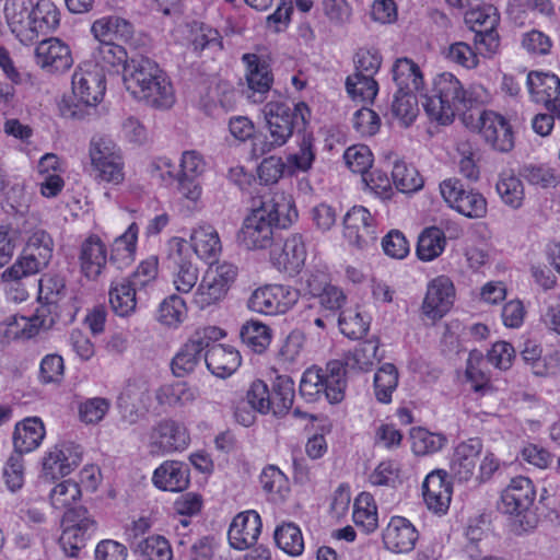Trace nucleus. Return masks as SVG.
Here are the masks:
<instances>
[{"instance_id": "obj_19", "label": "nucleus", "mask_w": 560, "mask_h": 560, "mask_svg": "<svg viewBox=\"0 0 560 560\" xmlns=\"http://www.w3.org/2000/svg\"><path fill=\"white\" fill-rule=\"evenodd\" d=\"M72 91L82 104L96 106L106 92L105 73L92 61L80 63L72 74Z\"/></svg>"}, {"instance_id": "obj_54", "label": "nucleus", "mask_w": 560, "mask_h": 560, "mask_svg": "<svg viewBox=\"0 0 560 560\" xmlns=\"http://www.w3.org/2000/svg\"><path fill=\"white\" fill-rule=\"evenodd\" d=\"M240 337L252 351L262 353L271 342L272 332L266 324L250 319L243 324Z\"/></svg>"}, {"instance_id": "obj_58", "label": "nucleus", "mask_w": 560, "mask_h": 560, "mask_svg": "<svg viewBox=\"0 0 560 560\" xmlns=\"http://www.w3.org/2000/svg\"><path fill=\"white\" fill-rule=\"evenodd\" d=\"M195 398V390L184 381L164 384L156 390L158 401L170 407L189 404Z\"/></svg>"}, {"instance_id": "obj_50", "label": "nucleus", "mask_w": 560, "mask_h": 560, "mask_svg": "<svg viewBox=\"0 0 560 560\" xmlns=\"http://www.w3.org/2000/svg\"><path fill=\"white\" fill-rule=\"evenodd\" d=\"M138 289L125 278L113 282L109 289V304L114 313L120 317L131 315L137 307Z\"/></svg>"}, {"instance_id": "obj_9", "label": "nucleus", "mask_w": 560, "mask_h": 560, "mask_svg": "<svg viewBox=\"0 0 560 560\" xmlns=\"http://www.w3.org/2000/svg\"><path fill=\"white\" fill-rule=\"evenodd\" d=\"M91 167L98 183L119 186L124 183L125 161L117 144L104 137H95L90 142Z\"/></svg>"}, {"instance_id": "obj_21", "label": "nucleus", "mask_w": 560, "mask_h": 560, "mask_svg": "<svg viewBox=\"0 0 560 560\" xmlns=\"http://www.w3.org/2000/svg\"><path fill=\"white\" fill-rule=\"evenodd\" d=\"M190 434L184 423L173 419L158 422L149 435V446L152 454L166 455L182 452L188 447Z\"/></svg>"}, {"instance_id": "obj_48", "label": "nucleus", "mask_w": 560, "mask_h": 560, "mask_svg": "<svg viewBox=\"0 0 560 560\" xmlns=\"http://www.w3.org/2000/svg\"><path fill=\"white\" fill-rule=\"evenodd\" d=\"M445 247V232L435 225L428 226L418 236L416 255L421 261H432L443 254Z\"/></svg>"}, {"instance_id": "obj_59", "label": "nucleus", "mask_w": 560, "mask_h": 560, "mask_svg": "<svg viewBox=\"0 0 560 560\" xmlns=\"http://www.w3.org/2000/svg\"><path fill=\"white\" fill-rule=\"evenodd\" d=\"M371 318L353 310H345L339 314L338 325L342 335L352 340H359L366 336L370 329Z\"/></svg>"}, {"instance_id": "obj_17", "label": "nucleus", "mask_w": 560, "mask_h": 560, "mask_svg": "<svg viewBox=\"0 0 560 560\" xmlns=\"http://www.w3.org/2000/svg\"><path fill=\"white\" fill-rule=\"evenodd\" d=\"M440 191L445 202L458 213L480 219L487 213V200L482 194L466 189L457 178H447L440 184Z\"/></svg>"}, {"instance_id": "obj_12", "label": "nucleus", "mask_w": 560, "mask_h": 560, "mask_svg": "<svg viewBox=\"0 0 560 560\" xmlns=\"http://www.w3.org/2000/svg\"><path fill=\"white\" fill-rule=\"evenodd\" d=\"M237 272V267L226 261L209 268L194 293L195 306L203 311L221 302L236 280Z\"/></svg>"}, {"instance_id": "obj_27", "label": "nucleus", "mask_w": 560, "mask_h": 560, "mask_svg": "<svg viewBox=\"0 0 560 560\" xmlns=\"http://www.w3.org/2000/svg\"><path fill=\"white\" fill-rule=\"evenodd\" d=\"M36 63L46 72L63 73L73 65L70 47L57 37L43 39L35 49Z\"/></svg>"}, {"instance_id": "obj_61", "label": "nucleus", "mask_w": 560, "mask_h": 560, "mask_svg": "<svg viewBox=\"0 0 560 560\" xmlns=\"http://www.w3.org/2000/svg\"><path fill=\"white\" fill-rule=\"evenodd\" d=\"M268 132L260 142H253V151L259 154H266L272 150L284 145L292 137L290 129L278 124V118H266Z\"/></svg>"}, {"instance_id": "obj_44", "label": "nucleus", "mask_w": 560, "mask_h": 560, "mask_svg": "<svg viewBox=\"0 0 560 560\" xmlns=\"http://www.w3.org/2000/svg\"><path fill=\"white\" fill-rule=\"evenodd\" d=\"M393 79L398 86L397 92L417 93L424 86L420 67L411 59L401 57L393 65Z\"/></svg>"}, {"instance_id": "obj_55", "label": "nucleus", "mask_w": 560, "mask_h": 560, "mask_svg": "<svg viewBox=\"0 0 560 560\" xmlns=\"http://www.w3.org/2000/svg\"><path fill=\"white\" fill-rule=\"evenodd\" d=\"M275 541L283 552L291 557H298L304 551L302 530L292 522H284L277 526Z\"/></svg>"}, {"instance_id": "obj_52", "label": "nucleus", "mask_w": 560, "mask_h": 560, "mask_svg": "<svg viewBox=\"0 0 560 560\" xmlns=\"http://www.w3.org/2000/svg\"><path fill=\"white\" fill-rule=\"evenodd\" d=\"M495 188L504 205L512 209L522 207L525 198L524 185L512 171L500 173Z\"/></svg>"}, {"instance_id": "obj_26", "label": "nucleus", "mask_w": 560, "mask_h": 560, "mask_svg": "<svg viewBox=\"0 0 560 560\" xmlns=\"http://www.w3.org/2000/svg\"><path fill=\"white\" fill-rule=\"evenodd\" d=\"M242 59L246 63L248 98L256 104L262 103L273 84L270 65L256 54H244Z\"/></svg>"}, {"instance_id": "obj_40", "label": "nucleus", "mask_w": 560, "mask_h": 560, "mask_svg": "<svg viewBox=\"0 0 560 560\" xmlns=\"http://www.w3.org/2000/svg\"><path fill=\"white\" fill-rule=\"evenodd\" d=\"M139 226L132 222L127 230L117 236L110 245L109 264L122 270L136 259Z\"/></svg>"}, {"instance_id": "obj_28", "label": "nucleus", "mask_w": 560, "mask_h": 560, "mask_svg": "<svg viewBox=\"0 0 560 560\" xmlns=\"http://www.w3.org/2000/svg\"><path fill=\"white\" fill-rule=\"evenodd\" d=\"M262 523L260 515L248 510L238 513L232 521L228 539L232 548L236 550H245L254 546L261 533Z\"/></svg>"}, {"instance_id": "obj_29", "label": "nucleus", "mask_w": 560, "mask_h": 560, "mask_svg": "<svg viewBox=\"0 0 560 560\" xmlns=\"http://www.w3.org/2000/svg\"><path fill=\"white\" fill-rule=\"evenodd\" d=\"M108 261L105 243L96 234L89 235L80 247L79 264L82 275L90 280H96Z\"/></svg>"}, {"instance_id": "obj_51", "label": "nucleus", "mask_w": 560, "mask_h": 560, "mask_svg": "<svg viewBox=\"0 0 560 560\" xmlns=\"http://www.w3.org/2000/svg\"><path fill=\"white\" fill-rule=\"evenodd\" d=\"M82 498L81 487L78 482L67 479L57 483L49 493L50 504L54 509L69 512L78 511L82 506L77 504Z\"/></svg>"}, {"instance_id": "obj_11", "label": "nucleus", "mask_w": 560, "mask_h": 560, "mask_svg": "<svg viewBox=\"0 0 560 560\" xmlns=\"http://www.w3.org/2000/svg\"><path fill=\"white\" fill-rule=\"evenodd\" d=\"M225 337L223 329L217 326H205L195 330L188 340L174 355L171 369L176 377H184L195 371L211 342Z\"/></svg>"}, {"instance_id": "obj_32", "label": "nucleus", "mask_w": 560, "mask_h": 560, "mask_svg": "<svg viewBox=\"0 0 560 560\" xmlns=\"http://www.w3.org/2000/svg\"><path fill=\"white\" fill-rule=\"evenodd\" d=\"M81 454L72 444H56L43 457L44 474L51 479L65 477L79 466Z\"/></svg>"}, {"instance_id": "obj_47", "label": "nucleus", "mask_w": 560, "mask_h": 560, "mask_svg": "<svg viewBox=\"0 0 560 560\" xmlns=\"http://www.w3.org/2000/svg\"><path fill=\"white\" fill-rule=\"evenodd\" d=\"M188 317L186 301L176 293L170 294L158 306L155 318L168 329H177Z\"/></svg>"}, {"instance_id": "obj_34", "label": "nucleus", "mask_w": 560, "mask_h": 560, "mask_svg": "<svg viewBox=\"0 0 560 560\" xmlns=\"http://www.w3.org/2000/svg\"><path fill=\"white\" fill-rule=\"evenodd\" d=\"M186 42L187 47L198 56L206 51L217 54L224 48L220 31L200 21H192L187 24Z\"/></svg>"}, {"instance_id": "obj_35", "label": "nucleus", "mask_w": 560, "mask_h": 560, "mask_svg": "<svg viewBox=\"0 0 560 560\" xmlns=\"http://www.w3.org/2000/svg\"><path fill=\"white\" fill-rule=\"evenodd\" d=\"M208 370L215 376L225 378L232 375L241 365L240 351L232 346L211 342L203 354Z\"/></svg>"}, {"instance_id": "obj_57", "label": "nucleus", "mask_w": 560, "mask_h": 560, "mask_svg": "<svg viewBox=\"0 0 560 560\" xmlns=\"http://www.w3.org/2000/svg\"><path fill=\"white\" fill-rule=\"evenodd\" d=\"M393 184L397 190L410 194L423 187V178L418 170L404 161H396L392 170Z\"/></svg>"}, {"instance_id": "obj_49", "label": "nucleus", "mask_w": 560, "mask_h": 560, "mask_svg": "<svg viewBox=\"0 0 560 560\" xmlns=\"http://www.w3.org/2000/svg\"><path fill=\"white\" fill-rule=\"evenodd\" d=\"M380 348V339L372 337L360 342L353 350L345 355L343 366L355 369L362 372L371 371L375 363L380 361L377 351Z\"/></svg>"}, {"instance_id": "obj_43", "label": "nucleus", "mask_w": 560, "mask_h": 560, "mask_svg": "<svg viewBox=\"0 0 560 560\" xmlns=\"http://www.w3.org/2000/svg\"><path fill=\"white\" fill-rule=\"evenodd\" d=\"M308 291L317 296L319 304L328 311L337 312L346 304L347 296L343 291L330 283H326L325 275L312 273L306 280Z\"/></svg>"}, {"instance_id": "obj_25", "label": "nucleus", "mask_w": 560, "mask_h": 560, "mask_svg": "<svg viewBox=\"0 0 560 560\" xmlns=\"http://www.w3.org/2000/svg\"><path fill=\"white\" fill-rule=\"evenodd\" d=\"M343 235L350 244L364 248L376 240V220L368 208L353 206L343 217Z\"/></svg>"}, {"instance_id": "obj_46", "label": "nucleus", "mask_w": 560, "mask_h": 560, "mask_svg": "<svg viewBox=\"0 0 560 560\" xmlns=\"http://www.w3.org/2000/svg\"><path fill=\"white\" fill-rule=\"evenodd\" d=\"M352 520L357 527L371 534L378 527L377 505L370 492H360L353 502Z\"/></svg>"}, {"instance_id": "obj_15", "label": "nucleus", "mask_w": 560, "mask_h": 560, "mask_svg": "<svg viewBox=\"0 0 560 560\" xmlns=\"http://www.w3.org/2000/svg\"><path fill=\"white\" fill-rule=\"evenodd\" d=\"M299 296V291L290 285L270 283L253 291L248 306L264 315H282L296 304Z\"/></svg>"}, {"instance_id": "obj_1", "label": "nucleus", "mask_w": 560, "mask_h": 560, "mask_svg": "<svg viewBox=\"0 0 560 560\" xmlns=\"http://www.w3.org/2000/svg\"><path fill=\"white\" fill-rule=\"evenodd\" d=\"M3 14L11 33L24 45L56 32L61 22L60 9L52 0H5Z\"/></svg>"}, {"instance_id": "obj_23", "label": "nucleus", "mask_w": 560, "mask_h": 560, "mask_svg": "<svg viewBox=\"0 0 560 560\" xmlns=\"http://www.w3.org/2000/svg\"><path fill=\"white\" fill-rule=\"evenodd\" d=\"M419 537L420 534L415 524L401 515H393L382 530L384 548L396 555L411 552Z\"/></svg>"}, {"instance_id": "obj_6", "label": "nucleus", "mask_w": 560, "mask_h": 560, "mask_svg": "<svg viewBox=\"0 0 560 560\" xmlns=\"http://www.w3.org/2000/svg\"><path fill=\"white\" fill-rule=\"evenodd\" d=\"M347 388L346 369L342 361H328L326 366L307 368L300 381V394L307 402L325 397L330 404L343 400Z\"/></svg>"}, {"instance_id": "obj_18", "label": "nucleus", "mask_w": 560, "mask_h": 560, "mask_svg": "<svg viewBox=\"0 0 560 560\" xmlns=\"http://www.w3.org/2000/svg\"><path fill=\"white\" fill-rule=\"evenodd\" d=\"M273 228L264 207L254 205L242 223L237 241L248 250L266 249L272 245Z\"/></svg>"}, {"instance_id": "obj_24", "label": "nucleus", "mask_w": 560, "mask_h": 560, "mask_svg": "<svg viewBox=\"0 0 560 560\" xmlns=\"http://www.w3.org/2000/svg\"><path fill=\"white\" fill-rule=\"evenodd\" d=\"M453 495V482L444 469L430 471L422 482V497L427 508L439 515L447 513Z\"/></svg>"}, {"instance_id": "obj_20", "label": "nucleus", "mask_w": 560, "mask_h": 560, "mask_svg": "<svg viewBox=\"0 0 560 560\" xmlns=\"http://www.w3.org/2000/svg\"><path fill=\"white\" fill-rule=\"evenodd\" d=\"M269 260L279 272L290 277L298 276L305 266L307 250L302 234L287 236L283 243L271 245Z\"/></svg>"}, {"instance_id": "obj_16", "label": "nucleus", "mask_w": 560, "mask_h": 560, "mask_svg": "<svg viewBox=\"0 0 560 560\" xmlns=\"http://www.w3.org/2000/svg\"><path fill=\"white\" fill-rule=\"evenodd\" d=\"M168 269L175 290L182 294L191 292L198 282L199 270L191 260L186 240L172 237L168 242Z\"/></svg>"}, {"instance_id": "obj_42", "label": "nucleus", "mask_w": 560, "mask_h": 560, "mask_svg": "<svg viewBox=\"0 0 560 560\" xmlns=\"http://www.w3.org/2000/svg\"><path fill=\"white\" fill-rule=\"evenodd\" d=\"M94 65L105 73H125L129 68L130 60L126 48L116 43H98L97 48L93 52Z\"/></svg>"}, {"instance_id": "obj_62", "label": "nucleus", "mask_w": 560, "mask_h": 560, "mask_svg": "<svg viewBox=\"0 0 560 560\" xmlns=\"http://www.w3.org/2000/svg\"><path fill=\"white\" fill-rule=\"evenodd\" d=\"M392 114L402 127L412 125L419 114L416 93L396 92L392 104Z\"/></svg>"}, {"instance_id": "obj_2", "label": "nucleus", "mask_w": 560, "mask_h": 560, "mask_svg": "<svg viewBox=\"0 0 560 560\" xmlns=\"http://www.w3.org/2000/svg\"><path fill=\"white\" fill-rule=\"evenodd\" d=\"M122 81L133 98L150 107L168 109L175 103V91L170 77L149 57L131 58Z\"/></svg>"}, {"instance_id": "obj_56", "label": "nucleus", "mask_w": 560, "mask_h": 560, "mask_svg": "<svg viewBox=\"0 0 560 560\" xmlns=\"http://www.w3.org/2000/svg\"><path fill=\"white\" fill-rule=\"evenodd\" d=\"M346 90L354 102L372 103L378 92V83L371 74L353 73L347 77Z\"/></svg>"}, {"instance_id": "obj_14", "label": "nucleus", "mask_w": 560, "mask_h": 560, "mask_svg": "<svg viewBox=\"0 0 560 560\" xmlns=\"http://www.w3.org/2000/svg\"><path fill=\"white\" fill-rule=\"evenodd\" d=\"M483 143L499 153H509L514 149L515 135L510 119L502 114L483 109L475 126Z\"/></svg>"}, {"instance_id": "obj_60", "label": "nucleus", "mask_w": 560, "mask_h": 560, "mask_svg": "<svg viewBox=\"0 0 560 560\" xmlns=\"http://www.w3.org/2000/svg\"><path fill=\"white\" fill-rule=\"evenodd\" d=\"M398 385V371L392 363L382 365L374 375V393L377 401L389 404Z\"/></svg>"}, {"instance_id": "obj_22", "label": "nucleus", "mask_w": 560, "mask_h": 560, "mask_svg": "<svg viewBox=\"0 0 560 560\" xmlns=\"http://www.w3.org/2000/svg\"><path fill=\"white\" fill-rule=\"evenodd\" d=\"M455 296L456 290L451 278L445 275L438 276L427 284L421 312L429 319L439 320L451 311Z\"/></svg>"}, {"instance_id": "obj_13", "label": "nucleus", "mask_w": 560, "mask_h": 560, "mask_svg": "<svg viewBox=\"0 0 560 560\" xmlns=\"http://www.w3.org/2000/svg\"><path fill=\"white\" fill-rule=\"evenodd\" d=\"M61 525L62 533L59 537V545L69 557H78L97 528V523L90 516L85 508L65 512Z\"/></svg>"}, {"instance_id": "obj_5", "label": "nucleus", "mask_w": 560, "mask_h": 560, "mask_svg": "<svg viewBox=\"0 0 560 560\" xmlns=\"http://www.w3.org/2000/svg\"><path fill=\"white\" fill-rule=\"evenodd\" d=\"M422 106L431 121L447 126L454 121L459 112L470 108L472 101L453 73L443 72L433 79Z\"/></svg>"}, {"instance_id": "obj_39", "label": "nucleus", "mask_w": 560, "mask_h": 560, "mask_svg": "<svg viewBox=\"0 0 560 560\" xmlns=\"http://www.w3.org/2000/svg\"><path fill=\"white\" fill-rule=\"evenodd\" d=\"M91 33L98 43L128 42L133 36V25L121 16L106 15L92 23Z\"/></svg>"}, {"instance_id": "obj_30", "label": "nucleus", "mask_w": 560, "mask_h": 560, "mask_svg": "<svg viewBox=\"0 0 560 560\" xmlns=\"http://www.w3.org/2000/svg\"><path fill=\"white\" fill-rule=\"evenodd\" d=\"M265 118H278V124L294 131L305 129L311 116V109L305 102H299L291 107L287 102L270 101L264 107Z\"/></svg>"}, {"instance_id": "obj_38", "label": "nucleus", "mask_w": 560, "mask_h": 560, "mask_svg": "<svg viewBox=\"0 0 560 560\" xmlns=\"http://www.w3.org/2000/svg\"><path fill=\"white\" fill-rule=\"evenodd\" d=\"M152 481L160 490L182 492L189 486V469L182 462L166 460L155 468Z\"/></svg>"}, {"instance_id": "obj_45", "label": "nucleus", "mask_w": 560, "mask_h": 560, "mask_svg": "<svg viewBox=\"0 0 560 560\" xmlns=\"http://www.w3.org/2000/svg\"><path fill=\"white\" fill-rule=\"evenodd\" d=\"M294 395L293 381L287 376H277L269 389L268 413L277 418L285 416L292 408Z\"/></svg>"}, {"instance_id": "obj_36", "label": "nucleus", "mask_w": 560, "mask_h": 560, "mask_svg": "<svg viewBox=\"0 0 560 560\" xmlns=\"http://www.w3.org/2000/svg\"><path fill=\"white\" fill-rule=\"evenodd\" d=\"M482 447L480 439L471 438L460 442L454 448L451 469L459 481H468L472 478Z\"/></svg>"}, {"instance_id": "obj_3", "label": "nucleus", "mask_w": 560, "mask_h": 560, "mask_svg": "<svg viewBox=\"0 0 560 560\" xmlns=\"http://www.w3.org/2000/svg\"><path fill=\"white\" fill-rule=\"evenodd\" d=\"M39 306L31 316L13 315L9 318L7 334L15 339H30L42 329L51 328L60 316L61 302L66 296L65 279L44 273L38 283Z\"/></svg>"}, {"instance_id": "obj_31", "label": "nucleus", "mask_w": 560, "mask_h": 560, "mask_svg": "<svg viewBox=\"0 0 560 560\" xmlns=\"http://www.w3.org/2000/svg\"><path fill=\"white\" fill-rule=\"evenodd\" d=\"M258 206H262L266 215L276 228L288 229L298 220L299 212L292 195L276 190L260 198Z\"/></svg>"}, {"instance_id": "obj_4", "label": "nucleus", "mask_w": 560, "mask_h": 560, "mask_svg": "<svg viewBox=\"0 0 560 560\" xmlns=\"http://www.w3.org/2000/svg\"><path fill=\"white\" fill-rule=\"evenodd\" d=\"M206 170L207 161L203 154L194 149L182 152L177 171L167 156L156 158L151 164L152 176L159 177L165 185L176 184L178 192L194 205L201 199L200 178Z\"/></svg>"}, {"instance_id": "obj_37", "label": "nucleus", "mask_w": 560, "mask_h": 560, "mask_svg": "<svg viewBox=\"0 0 560 560\" xmlns=\"http://www.w3.org/2000/svg\"><path fill=\"white\" fill-rule=\"evenodd\" d=\"M526 84L530 100L546 108L560 96V78L552 72L529 71Z\"/></svg>"}, {"instance_id": "obj_41", "label": "nucleus", "mask_w": 560, "mask_h": 560, "mask_svg": "<svg viewBox=\"0 0 560 560\" xmlns=\"http://www.w3.org/2000/svg\"><path fill=\"white\" fill-rule=\"evenodd\" d=\"M195 254L203 261L212 264L221 254L222 245L217 230L210 224L199 225L190 235Z\"/></svg>"}, {"instance_id": "obj_33", "label": "nucleus", "mask_w": 560, "mask_h": 560, "mask_svg": "<svg viewBox=\"0 0 560 560\" xmlns=\"http://www.w3.org/2000/svg\"><path fill=\"white\" fill-rule=\"evenodd\" d=\"M46 435V428L39 417H25L18 421L12 433L13 452L21 455L37 450Z\"/></svg>"}, {"instance_id": "obj_7", "label": "nucleus", "mask_w": 560, "mask_h": 560, "mask_svg": "<svg viewBox=\"0 0 560 560\" xmlns=\"http://www.w3.org/2000/svg\"><path fill=\"white\" fill-rule=\"evenodd\" d=\"M54 241L48 232L37 229L28 236L15 262L2 272L4 280H21L46 268L52 257Z\"/></svg>"}, {"instance_id": "obj_10", "label": "nucleus", "mask_w": 560, "mask_h": 560, "mask_svg": "<svg viewBox=\"0 0 560 560\" xmlns=\"http://www.w3.org/2000/svg\"><path fill=\"white\" fill-rule=\"evenodd\" d=\"M536 488L532 479L525 476L513 477L501 492L499 509L518 522L523 529L534 527L528 518L536 500Z\"/></svg>"}, {"instance_id": "obj_8", "label": "nucleus", "mask_w": 560, "mask_h": 560, "mask_svg": "<svg viewBox=\"0 0 560 560\" xmlns=\"http://www.w3.org/2000/svg\"><path fill=\"white\" fill-rule=\"evenodd\" d=\"M465 23L475 33L474 43L483 57H492L499 51L500 13L492 4H481L465 12Z\"/></svg>"}, {"instance_id": "obj_63", "label": "nucleus", "mask_w": 560, "mask_h": 560, "mask_svg": "<svg viewBox=\"0 0 560 560\" xmlns=\"http://www.w3.org/2000/svg\"><path fill=\"white\" fill-rule=\"evenodd\" d=\"M159 273V259L156 256H150L142 260L137 269L128 277L125 278L135 288L138 289L139 294L149 287H152Z\"/></svg>"}, {"instance_id": "obj_53", "label": "nucleus", "mask_w": 560, "mask_h": 560, "mask_svg": "<svg viewBox=\"0 0 560 560\" xmlns=\"http://www.w3.org/2000/svg\"><path fill=\"white\" fill-rule=\"evenodd\" d=\"M410 442L413 454L424 456L440 452L446 445L447 438L443 433L416 427L410 430Z\"/></svg>"}, {"instance_id": "obj_64", "label": "nucleus", "mask_w": 560, "mask_h": 560, "mask_svg": "<svg viewBox=\"0 0 560 560\" xmlns=\"http://www.w3.org/2000/svg\"><path fill=\"white\" fill-rule=\"evenodd\" d=\"M343 160L352 173L364 175L373 165L374 155L365 144H353L346 149Z\"/></svg>"}]
</instances>
